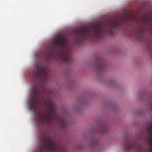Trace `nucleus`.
Returning <instances> with one entry per match:
<instances>
[{"mask_svg":"<svg viewBox=\"0 0 152 152\" xmlns=\"http://www.w3.org/2000/svg\"><path fill=\"white\" fill-rule=\"evenodd\" d=\"M119 25V21H111L108 23L111 29H105L101 23L88 26H81L74 30L73 34L80 42L82 41L88 37L99 39L103 36L105 31L110 35H113L114 32L111 29L118 27Z\"/></svg>","mask_w":152,"mask_h":152,"instance_id":"obj_1","label":"nucleus"},{"mask_svg":"<svg viewBox=\"0 0 152 152\" xmlns=\"http://www.w3.org/2000/svg\"><path fill=\"white\" fill-rule=\"evenodd\" d=\"M47 106L48 111L45 115L41 113H38L37 114L36 116L39 124L42 125L45 122H50L53 121H56L62 127H66L67 125L66 121L64 118L58 116L57 114L55 105L52 102H50Z\"/></svg>","mask_w":152,"mask_h":152,"instance_id":"obj_2","label":"nucleus"},{"mask_svg":"<svg viewBox=\"0 0 152 152\" xmlns=\"http://www.w3.org/2000/svg\"><path fill=\"white\" fill-rule=\"evenodd\" d=\"M39 152H66L64 147L50 136H44L40 139Z\"/></svg>","mask_w":152,"mask_h":152,"instance_id":"obj_3","label":"nucleus"},{"mask_svg":"<svg viewBox=\"0 0 152 152\" xmlns=\"http://www.w3.org/2000/svg\"><path fill=\"white\" fill-rule=\"evenodd\" d=\"M68 42L67 39L63 37H59L52 42L53 46L55 47L60 48L62 50V54L64 55V61L70 63L71 62V54L68 52Z\"/></svg>","mask_w":152,"mask_h":152,"instance_id":"obj_4","label":"nucleus"},{"mask_svg":"<svg viewBox=\"0 0 152 152\" xmlns=\"http://www.w3.org/2000/svg\"><path fill=\"white\" fill-rule=\"evenodd\" d=\"M32 93L31 95V99L29 104L30 110L35 112L37 106V100L40 96L44 99L43 96L39 91V89L37 88L33 89Z\"/></svg>","mask_w":152,"mask_h":152,"instance_id":"obj_5","label":"nucleus"},{"mask_svg":"<svg viewBox=\"0 0 152 152\" xmlns=\"http://www.w3.org/2000/svg\"><path fill=\"white\" fill-rule=\"evenodd\" d=\"M33 74V77L36 79H44L47 75V70L46 68L38 64L35 65Z\"/></svg>","mask_w":152,"mask_h":152,"instance_id":"obj_6","label":"nucleus"},{"mask_svg":"<svg viewBox=\"0 0 152 152\" xmlns=\"http://www.w3.org/2000/svg\"><path fill=\"white\" fill-rule=\"evenodd\" d=\"M124 148L126 151L134 149L135 151L138 152H141L142 149V147L140 146L137 143L133 142L131 140L128 141L126 142Z\"/></svg>","mask_w":152,"mask_h":152,"instance_id":"obj_7","label":"nucleus"},{"mask_svg":"<svg viewBox=\"0 0 152 152\" xmlns=\"http://www.w3.org/2000/svg\"><path fill=\"white\" fill-rule=\"evenodd\" d=\"M144 34L145 31L144 29L142 27H139L137 28L135 36L141 40L144 38Z\"/></svg>","mask_w":152,"mask_h":152,"instance_id":"obj_8","label":"nucleus"},{"mask_svg":"<svg viewBox=\"0 0 152 152\" xmlns=\"http://www.w3.org/2000/svg\"><path fill=\"white\" fill-rule=\"evenodd\" d=\"M148 130L150 133L148 135V137L151 148L150 152H152V124L149 126L148 128Z\"/></svg>","mask_w":152,"mask_h":152,"instance_id":"obj_9","label":"nucleus"},{"mask_svg":"<svg viewBox=\"0 0 152 152\" xmlns=\"http://www.w3.org/2000/svg\"><path fill=\"white\" fill-rule=\"evenodd\" d=\"M53 53V51L52 50L50 51H48L47 55L48 56L49 58H50Z\"/></svg>","mask_w":152,"mask_h":152,"instance_id":"obj_10","label":"nucleus"},{"mask_svg":"<svg viewBox=\"0 0 152 152\" xmlns=\"http://www.w3.org/2000/svg\"><path fill=\"white\" fill-rule=\"evenodd\" d=\"M43 90H44V93H46V91H45V90H50L49 89H43Z\"/></svg>","mask_w":152,"mask_h":152,"instance_id":"obj_11","label":"nucleus"},{"mask_svg":"<svg viewBox=\"0 0 152 152\" xmlns=\"http://www.w3.org/2000/svg\"><path fill=\"white\" fill-rule=\"evenodd\" d=\"M103 66V64H101L100 65L102 67Z\"/></svg>","mask_w":152,"mask_h":152,"instance_id":"obj_12","label":"nucleus"}]
</instances>
